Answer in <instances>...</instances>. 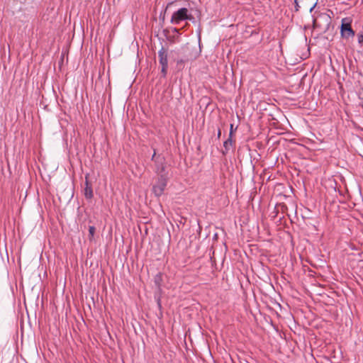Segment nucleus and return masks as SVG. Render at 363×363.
<instances>
[{
    "instance_id": "6",
    "label": "nucleus",
    "mask_w": 363,
    "mask_h": 363,
    "mask_svg": "<svg viewBox=\"0 0 363 363\" xmlns=\"http://www.w3.org/2000/svg\"><path fill=\"white\" fill-rule=\"evenodd\" d=\"M85 186H86L84 188V196L86 199H91L93 198L94 194L92 188L88 182L87 177H86Z\"/></svg>"
},
{
    "instance_id": "3",
    "label": "nucleus",
    "mask_w": 363,
    "mask_h": 363,
    "mask_svg": "<svg viewBox=\"0 0 363 363\" xmlns=\"http://www.w3.org/2000/svg\"><path fill=\"white\" fill-rule=\"evenodd\" d=\"M167 174H162L160 176H158L155 184L152 186V191L157 197L163 194L167 184Z\"/></svg>"
},
{
    "instance_id": "16",
    "label": "nucleus",
    "mask_w": 363,
    "mask_h": 363,
    "mask_svg": "<svg viewBox=\"0 0 363 363\" xmlns=\"http://www.w3.org/2000/svg\"><path fill=\"white\" fill-rule=\"evenodd\" d=\"M182 62H183V60H177V64H180V63H182Z\"/></svg>"
},
{
    "instance_id": "9",
    "label": "nucleus",
    "mask_w": 363,
    "mask_h": 363,
    "mask_svg": "<svg viewBox=\"0 0 363 363\" xmlns=\"http://www.w3.org/2000/svg\"><path fill=\"white\" fill-rule=\"evenodd\" d=\"M161 281H162L161 274H157V275L155 277V282L158 287H160V286Z\"/></svg>"
},
{
    "instance_id": "15",
    "label": "nucleus",
    "mask_w": 363,
    "mask_h": 363,
    "mask_svg": "<svg viewBox=\"0 0 363 363\" xmlns=\"http://www.w3.org/2000/svg\"><path fill=\"white\" fill-rule=\"evenodd\" d=\"M316 4H317V2H315V4H314L311 8V9H310V12H312V11H313V10L314 9V8L315 7Z\"/></svg>"
},
{
    "instance_id": "8",
    "label": "nucleus",
    "mask_w": 363,
    "mask_h": 363,
    "mask_svg": "<svg viewBox=\"0 0 363 363\" xmlns=\"http://www.w3.org/2000/svg\"><path fill=\"white\" fill-rule=\"evenodd\" d=\"M95 231H96V228L94 226L91 225V226L89 227V237L90 240H91L94 238Z\"/></svg>"
},
{
    "instance_id": "14",
    "label": "nucleus",
    "mask_w": 363,
    "mask_h": 363,
    "mask_svg": "<svg viewBox=\"0 0 363 363\" xmlns=\"http://www.w3.org/2000/svg\"><path fill=\"white\" fill-rule=\"evenodd\" d=\"M172 32L174 33H177L178 34V33H179V30L178 28H174L172 29Z\"/></svg>"
},
{
    "instance_id": "4",
    "label": "nucleus",
    "mask_w": 363,
    "mask_h": 363,
    "mask_svg": "<svg viewBox=\"0 0 363 363\" xmlns=\"http://www.w3.org/2000/svg\"><path fill=\"white\" fill-rule=\"evenodd\" d=\"M340 33L342 38H350L354 36L355 33L351 26V21L348 18H343L342 20Z\"/></svg>"
},
{
    "instance_id": "1",
    "label": "nucleus",
    "mask_w": 363,
    "mask_h": 363,
    "mask_svg": "<svg viewBox=\"0 0 363 363\" xmlns=\"http://www.w3.org/2000/svg\"><path fill=\"white\" fill-rule=\"evenodd\" d=\"M194 19V18L192 15L189 13V11L186 8H181L173 13L170 22L172 24L179 25L183 21H193Z\"/></svg>"
},
{
    "instance_id": "12",
    "label": "nucleus",
    "mask_w": 363,
    "mask_h": 363,
    "mask_svg": "<svg viewBox=\"0 0 363 363\" xmlns=\"http://www.w3.org/2000/svg\"><path fill=\"white\" fill-rule=\"evenodd\" d=\"M233 131H234L233 125L230 124V133H229V138H231L232 139Z\"/></svg>"
},
{
    "instance_id": "11",
    "label": "nucleus",
    "mask_w": 363,
    "mask_h": 363,
    "mask_svg": "<svg viewBox=\"0 0 363 363\" xmlns=\"http://www.w3.org/2000/svg\"><path fill=\"white\" fill-rule=\"evenodd\" d=\"M167 67H168L162 66L161 72H162V76H163L164 77H166V75H167Z\"/></svg>"
},
{
    "instance_id": "10",
    "label": "nucleus",
    "mask_w": 363,
    "mask_h": 363,
    "mask_svg": "<svg viewBox=\"0 0 363 363\" xmlns=\"http://www.w3.org/2000/svg\"><path fill=\"white\" fill-rule=\"evenodd\" d=\"M357 40H358V43L363 46V33H359L357 34Z\"/></svg>"
},
{
    "instance_id": "5",
    "label": "nucleus",
    "mask_w": 363,
    "mask_h": 363,
    "mask_svg": "<svg viewBox=\"0 0 363 363\" xmlns=\"http://www.w3.org/2000/svg\"><path fill=\"white\" fill-rule=\"evenodd\" d=\"M159 62L162 66L168 67L167 53L164 48H162L158 52Z\"/></svg>"
},
{
    "instance_id": "13",
    "label": "nucleus",
    "mask_w": 363,
    "mask_h": 363,
    "mask_svg": "<svg viewBox=\"0 0 363 363\" xmlns=\"http://www.w3.org/2000/svg\"><path fill=\"white\" fill-rule=\"evenodd\" d=\"M294 3H295V11H298L300 8L298 3V0H294Z\"/></svg>"
},
{
    "instance_id": "7",
    "label": "nucleus",
    "mask_w": 363,
    "mask_h": 363,
    "mask_svg": "<svg viewBox=\"0 0 363 363\" xmlns=\"http://www.w3.org/2000/svg\"><path fill=\"white\" fill-rule=\"evenodd\" d=\"M233 141L231 138H228L224 143H223V147H224V150H222V154L223 155H226L230 150L231 149V147H233Z\"/></svg>"
},
{
    "instance_id": "2",
    "label": "nucleus",
    "mask_w": 363,
    "mask_h": 363,
    "mask_svg": "<svg viewBox=\"0 0 363 363\" xmlns=\"http://www.w3.org/2000/svg\"><path fill=\"white\" fill-rule=\"evenodd\" d=\"M151 160L155 163V172L158 176H160L162 174H167L165 172L166 160L162 154L157 155L156 150H154Z\"/></svg>"
}]
</instances>
